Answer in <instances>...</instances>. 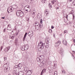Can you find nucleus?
Masks as SVG:
<instances>
[{"label": "nucleus", "mask_w": 75, "mask_h": 75, "mask_svg": "<svg viewBox=\"0 0 75 75\" xmlns=\"http://www.w3.org/2000/svg\"><path fill=\"white\" fill-rule=\"evenodd\" d=\"M44 43L42 42H39L38 47V51H39L40 52L43 50V48H44Z\"/></svg>", "instance_id": "f257e3e1"}, {"label": "nucleus", "mask_w": 75, "mask_h": 75, "mask_svg": "<svg viewBox=\"0 0 75 75\" xmlns=\"http://www.w3.org/2000/svg\"><path fill=\"white\" fill-rule=\"evenodd\" d=\"M27 34L28 35L29 37L31 38V37H33L34 34L33 33V31H32V32H29L28 34L27 33L25 32L23 38V41H25V38H26V36H27Z\"/></svg>", "instance_id": "f03ea898"}, {"label": "nucleus", "mask_w": 75, "mask_h": 75, "mask_svg": "<svg viewBox=\"0 0 75 75\" xmlns=\"http://www.w3.org/2000/svg\"><path fill=\"white\" fill-rule=\"evenodd\" d=\"M16 16L19 17H22L24 16L23 12L20 10H18L16 12Z\"/></svg>", "instance_id": "7ed1b4c3"}, {"label": "nucleus", "mask_w": 75, "mask_h": 75, "mask_svg": "<svg viewBox=\"0 0 75 75\" xmlns=\"http://www.w3.org/2000/svg\"><path fill=\"white\" fill-rule=\"evenodd\" d=\"M43 56H40L39 57H38L37 58V61L38 62H41L43 59V58L42 57Z\"/></svg>", "instance_id": "20e7f679"}, {"label": "nucleus", "mask_w": 75, "mask_h": 75, "mask_svg": "<svg viewBox=\"0 0 75 75\" xmlns=\"http://www.w3.org/2000/svg\"><path fill=\"white\" fill-rule=\"evenodd\" d=\"M29 70L28 68L26 67L24 68V71L23 72V74H26L27 75V73H28V71Z\"/></svg>", "instance_id": "39448f33"}, {"label": "nucleus", "mask_w": 75, "mask_h": 75, "mask_svg": "<svg viewBox=\"0 0 75 75\" xmlns=\"http://www.w3.org/2000/svg\"><path fill=\"white\" fill-rule=\"evenodd\" d=\"M9 70H10V67L8 66L4 68V71L5 72H8Z\"/></svg>", "instance_id": "423d86ee"}, {"label": "nucleus", "mask_w": 75, "mask_h": 75, "mask_svg": "<svg viewBox=\"0 0 75 75\" xmlns=\"http://www.w3.org/2000/svg\"><path fill=\"white\" fill-rule=\"evenodd\" d=\"M12 35L13 36L11 35H9V38H11V40H14V37H15V34L14 33H13Z\"/></svg>", "instance_id": "0eeeda50"}, {"label": "nucleus", "mask_w": 75, "mask_h": 75, "mask_svg": "<svg viewBox=\"0 0 75 75\" xmlns=\"http://www.w3.org/2000/svg\"><path fill=\"white\" fill-rule=\"evenodd\" d=\"M61 44V42L59 41H57L55 44V47H58Z\"/></svg>", "instance_id": "6e6552de"}, {"label": "nucleus", "mask_w": 75, "mask_h": 75, "mask_svg": "<svg viewBox=\"0 0 75 75\" xmlns=\"http://www.w3.org/2000/svg\"><path fill=\"white\" fill-rule=\"evenodd\" d=\"M46 72V69H42L40 73V75H42V74H44Z\"/></svg>", "instance_id": "1a4fd4ad"}, {"label": "nucleus", "mask_w": 75, "mask_h": 75, "mask_svg": "<svg viewBox=\"0 0 75 75\" xmlns=\"http://www.w3.org/2000/svg\"><path fill=\"white\" fill-rule=\"evenodd\" d=\"M10 47H6L4 49V51L5 52H7L9 50H10Z\"/></svg>", "instance_id": "9d476101"}, {"label": "nucleus", "mask_w": 75, "mask_h": 75, "mask_svg": "<svg viewBox=\"0 0 75 75\" xmlns=\"http://www.w3.org/2000/svg\"><path fill=\"white\" fill-rule=\"evenodd\" d=\"M21 50L22 51H25V45H23L21 47Z\"/></svg>", "instance_id": "9b49d317"}, {"label": "nucleus", "mask_w": 75, "mask_h": 75, "mask_svg": "<svg viewBox=\"0 0 75 75\" xmlns=\"http://www.w3.org/2000/svg\"><path fill=\"white\" fill-rule=\"evenodd\" d=\"M45 16H48L49 15V11H47L46 10L45 11Z\"/></svg>", "instance_id": "f8f14e48"}, {"label": "nucleus", "mask_w": 75, "mask_h": 75, "mask_svg": "<svg viewBox=\"0 0 75 75\" xmlns=\"http://www.w3.org/2000/svg\"><path fill=\"white\" fill-rule=\"evenodd\" d=\"M63 43L64 45H67V41L65 40H63Z\"/></svg>", "instance_id": "ddd939ff"}, {"label": "nucleus", "mask_w": 75, "mask_h": 75, "mask_svg": "<svg viewBox=\"0 0 75 75\" xmlns=\"http://www.w3.org/2000/svg\"><path fill=\"white\" fill-rule=\"evenodd\" d=\"M35 30L36 31H37L40 29V26L38 25V26H35Z\"/></svg>", "instance_id": "4468645a"}, {"label": "nucleus", "mask_w": 75, "mask_h": 75, "mask_svg": "<svg viewBox=\"0 0 75 75\" xmlns=\"http://www.w3.org/2000/svg\"><path fill=\"white\" fill-rule=\"evenodd\" d=\"M12 7H13V8H14V9H17V8H18V6L16 5H13L12 6Z\"/></svg>", "instance_id": "2eb2a0df"}, {"label": "nucleus", "mask_w": 75, "mask_h": 75, "mask_svg": "<svg viewBox=\"0 0 75 75\" xmlns=\"http://www.w3.org/2000/svg\"><path fill=\"white\" fill-rule=\"evenodd\" d=\"M32 74V71H28V73H27V75H31Z\"/></svg>", "instance_id": "dca6fc26"}, {"label": "nucleus", "mask_w": 75, "mask_h": 75, "mask_svg": "<svg viewBox=\"0 0 75 75\" xmlns=\"http://www.w3.org/2000/svg\"><path fill=\"white\" fill-rule=\"evenodd\" d=\"M35 26H40V23L38 22H35Z\"/></svg>", "instance_id": "f3484780"}, {"label": "nucleus", "mask_w": 75, "mask_h": 75, "mask_svg": "<svg viewBox=\"0 0 75 75\" xmlns=\"http://www.w3.org/2000/svg\"><path fill=\"white\" fill-rule=\"evenodd\" d=\"M9 9H10V11H13V10H14V8H13V7L12 6H11L9 8Z\"/></svg>", "instance_id": "a211bd4d"}, {"label": "nucleus", "mask_w": 75, "mask_h": 75, "mask_svg": "<svg viewBox=\"0 0 75 75\" xmlns=\"http://www.w3.org/2000/svg\"><path fill=\"white\" fill-rule=\"evenodd\" d=\"M18 75H23L24 74H23V72L22 71H19L18 72Z\"/></svg>", "instance_id": "6ab92c4d"}, {"label": "nucleus", "mask_w": 75, "mask_h": 75, "mask_svg": "<svg viewBox=\"0 0 75 75\" xmlns=\"http://www.w3.org/2000/svg\"><path fill=\"white\" fill-rule=\"evenodd\" d=\"M25 50H27L28 49V45H25Z\"/></svg>", "instance_id": "aec40b11"}, {"label": "nucleus", "mask_w": 75, "mask_h": 75, "mask_svg": "<svg viewBox=\"0 0 75 75\" xmlns=\"http://www.w3.org/2000/svg\"><path fill=\"white\" fill-rule=\"evenodd\" d=\"M60 54L61 55L63 54V49L61 48L60 51Z\"/></svg>", "instance_id": "412c9836"}, {"label": "nucleus", "mask_w": 75, "mask_h": 75, "mask_svg": "<svg viewBox=\"0 0 75 75\" xmlns=\"http://www.w3.org/2000/svg\"><path fill=\"white\" fill-rule=\"evenodd\" d=\"M48 43H49V41H47V42H46L44 44V45L45 46V47L46 48H48V47L47 45H45V44H46L47 45V44H48Z\"/></svg>", "instance_id": "4be33fe9"}, {"label": "nucleus", "mask_w": 75, "mask_h": 75, "mask_svg": "<svg viewBox=\"0 0 75 75\" xmlns=\"http://www.w3.org/2000/svg\"><path fill=\"white\" fill-rule=\"evenodd\" d=\"M57 0H53L51 1V3L53 4H54V3L57 1Z\"/></svg>", "instance_id": "5701e85b"}, {"label": "nucleus", "mask_w": 75, "mask_h": 75, "mask_svg": "<svg viewBox=\"0 0 75 75\" xmlns=\"http://www.w3.org/2000/svg\"><path fill=\"white\" fill-rule=\"evenodd\" d=\"M57 68V65L55 63H54V66L53 67V68L54 69H55Z\"/></svg>", "instance_id": "b1692460"}, {"label": "nucleus", "mask_w": 75, "mask_h": 75, "mask_svg": "<svg viewBox=\"0 0 75 75\" xmlns=\"http://www.w3.org/2000/svg\"><path fill=\"white\" fill-rule=\"evenodd\" d=\"M41 62L42 64H45L46 63V61L44 60L43 61L42 60Z\"/></svg>", "instance_id": "393cba45"}, {"label": "nucleus", "mask_w": 75, "mask_h": 75, "mask_svg": "<svg viewBox=\"0 0 75 75\" xmlns=\"http://www.w3.org/2000/svg\"><path fill=\"white\" fill-rule=\"evenodd\" d=\"M45 1H46V0H42L41 2L42 3L44 4V3H45Z\"/></svg>", "instance_id": "a878e982"}, {"label": "nucleus", "mask_w": 75, "mask_h": 75, "mask_svg": "<svg viewBox=\"0 0 75 75\" xmlns=\"http://www.w3.org/2000/svg\"><path fill=\"white\" fill-rule=\"evenodd\" d=\"M48 31L49 33H52V30L51 29H49L48 30Z\"/></svg>", "instance_id": "bb28decb"}, {"label": "nucleus", "mask_w": 75, "mask_h": 75, "mask_svg": "<svg viewBox=\"0 0 75 75\" xmlns=\"http://www.w3.org/2000/svg\"><path fill=\"white\" fill-rule=\"evenodd\" d=\"M49 6L50 8H52V6H51V4H49Z\"/></svg>", "instance_id": "cd10ccee"}, {"label": "nucleus", "mask_w": 75, "mask_h": 75, "mask_svg": "<svg viewBox=\"0 0 75 75\" xmlns=\"http://www.w3.org/2000/svg\"><path fill=\"white\" fill-rule=\"evenodd\" d=\"M39 27H40V28H42V25L41 24V25L40 24H39Z\"/></svg>", "instance_id": "c85d7f7f"}, {"label": "nucleus", "mask_w": 75, "mask_h": 75, "mask_svg": "<svg viewBox=\"0 0 75 75\" xmlns=\"http://www.w3.org/2000/svg\"><path fill=\"white\" fill-rule=\"evenodd\" d=\"M72 4L75 6V1H74L72 2Z\"/></svg>", "instance_id": "c756f323"}, {"label": "nucleus", "mask_w": 75, "mask_h": 75, "mask_svg": "<svg viewBox=\"0 0 75 75\" xmlns=\"http://www.w3.org/2000/svg\"><path fill=\"white\" fill-rule=\"evenodd\" d=\"M25 58H26V59L28 60V59H29V58L28 57V56H26Z\"/></svg>", "instance_id": "7c9ffc66"}, {"label": "nucleus", "mask_w": 75, "mask_h": 75, "mask_svg": "<svg viewBox=\"0 0 75 75\" xmlns=\"http://www.w3.org/2000/svg\"><path fill=\"white\" fill-rule=\"evenodd\" d=\"M18 68H20V69H21V66L19 65H18Z\"/></svg>", "instance_id": "2f4dec72"}, {"label": "nucleus", "mask_w": 75, "mask_h": 75, "mask_svg": "<svg viewBox=\"0 0 75 75\" xmlns=\"http://www.w3.org/2000/svg\"><path fill=\"white\" fill-rule=\"evenodd\" d=\"M6 28H5L3 30V31L4 33H5L6 32Z\"/></svg>", "instance_id": "473e14b6"}, {"label": "nucleus", "mask_w": 75, "mask_h": 75, "mask_svg": "<svg viewBox=\"0 0 75 75\" xmlns=\"http://www.w3.org/2000/svg\"><path fill=\"white\" fill-rule=\"evenodd\" d=\"M62 73L63 74H65V70H62Z\"/></svg>", "instance_id": "72a5a7b5"}, {"label": "nucleus", "mask_w": 75, "mask_h": 75, "mask_svg": "<svg viewBox=\"0 0 75 75\" xmlns=\"http://www.w3.org/2000/svg\"><path fill=\"white\" fill-rule=\"evenodd\" d=\"M14 33L13 32V31H12L11 32V34L13 35V34H14Z\"/></svg>", "instance_id": "f704fd0d"}, {"label": "nucleus", "mask_w": 75, "mask_h": 75, "mask_svg": "<svg viewBox=\"0 0 75 75\" xmlns=\"http://www.w3.org/2000/svg\"><path fill=\"white\" fill-rule=\"evenodd\" d=\"M18 32H19V30H18V32H17L16 33V35H18Z\"/></svg>", "instance_id": "c9c22d12"}, {"label": "nucleus", "mask_w": 75, "mask_h": 75, "mask_svg": "<svg viewBox=\"0 0 75 75\" xmlns=\"http://www.w3.org/2000/svg\"><path fill=\"white\" fill-rule=\"evenodd\" d=\"M40 23H42V20L41 19H40Z\"/></svg>", "instance_id": "e433bc0d"}, {"label": "nucleus", "mask_w": 75, "mask_h": 75, "mask_svg": "<svg viewBox=\"0 0 75 75\" xmlns=\"http://www.w3.org/2000/svg\"><path fill=\"white\" fill-rule=\"evenodd\" d=\"M13 75H18V74L16 73H15L13 74Z\"/></svg>", "instance_id": "4c0bfd02"}, {"label": "nucleus", "mask_w": 75, "mask_h": 75, "mask_svg": "<svg viewBox=\"0 0 75 75\" xmlns=\"http://www.w3.org/2000/svg\"><path fill=\"white\" fill-rule=\"evenodd\" d=\"M15 43H18V41H17V40H15Z\"/></svg>", "instance_id": "58836bf2"}, {"label": "nucleus", "mask_w": 75, "mask_h": 75, "mask_svg": "<svg viewBox=\"0 0 75 75\" xmlns=\"http://www.w3.org/2000/svg\"><path fill=\"white\" fill-rule=\"evenodd\" d=\"M25 7H27L28 8H29V6H28V5L26 6Z\"/></svg>", "instance_id": "ea45409f"}, {"label": "nucleus", "mask_w": 75, "mask_h": 75, "mask_svg": "<svg viewBox=\"0 0 75 75\" xmlns=\"http://www.w3.org/2000/svg\"><path fill=\"white\" fill-rule=\"evenodd\" d=\"M54 28V27L53 26H51V29H53Z\"/></svg>", "instance_id": "a19ab883"}, {"label": "nucleus", "mask_w": 75, "mask_h": 75, "mask_svg": "<svg viewBox=\"0 0 75 75\" xmlns=\"http://www.w3.org/2000/svg\"><path fill=\"white\" fill-rule=\"evenodd\" d=\"M2 49H3V47H1V49H0V51H1V50H2Z\"/></svg>", "instance_id": "79ce46f5"}, {"label": "nucleus", "mask_w": 75, "mask_h": 75, "mask_svg": "<svg viewBox=\"0 0 75 75\" xmlns=\"http://www.w3.org/2000/svg\"><path fill=\"white\" fill-rule=\"evenodd\" d=\"M17 66H16L14 67V68H17Z\"/></svg>", "instance_id": "37998d69"}, {"label": "nucleus", "mask_w": 75, "mask_h": 75, "mask_svg": "<svg viewBox=\"0 0 75 75\" xmlns=\"http://www.w3.org/2000/svg\"><path fill=\"white\" fill-rule=\"evenodd\" d=\"M4 61H5L7 59V58H6V57H4Z\"/></svg>", "instance_id": "c03bdc74"}, {"label": "nucleus", "mask_w": 75, "mask_h": 75, "mask_svg": "<svg viewBox=\"0 0 75 75\" xmlns=\"http://www.w3.org/2000/svg\"><path fill=\"white\" fill-rule=\"evenodd\" d=\"M73 17H75V15L74 14H72Z\"/></svg>", "instance_id": "a18cd8bd"}, {"label": "nucleus", "mask_w": 75, "mask_h": 75, "mask_svg": "<svg viewBox=\"0 0 75 75\" xmlns=\"http://www.w3.org/2000/svg\"><path fill=\"white\" fill-rule=\"evenodd\" d=\"M1 18L2 19H4L5 18V17H2Z\"/></svg>", "instance_id": "49530a36"}, {"label": "nucleus", "mask_w": 75, "mask_h": 75, "mask_svg": "<svg viewBox=\"0 0 75 75\" xmlns=\"http://www.w3.org/2000/svg\"><path fill=\"white\" fill-rule=\"evenodd\" d=\"M67 32V31L66 30H65L64 31V33H66Z\"/></svg>", "instance_id": "de8ad7c7"}, {"label": "nucleus", "mask_w": 75, "mask_h": 75, "mask_svg": "<svg viewBox=\"0 0 75 75\" xmlns=\"http://www.w3.org/2000/svg\"><path fill=\"white\" fill-rule=\"evenodd\" d=\"M68 15H66V18H67V20H68Z\"/></svg>", "instance_id": "09e8293b"}, {"label": "nucleus", "mask_w": 75, "mask_h": 75, "mask_svg": "<svg viewBox=\"0 0 75 75\" xmlns=\"http://www.w3.org/2000/svg\"><path fill=\"white\" fill-rule=\"evenodd\" d=\"M7 65V63H6L4 65V66H5V65Z\"/></svg>", "instance_id": "8fccbe9b"}, {"label": "nucleus", "mask_w": 75, "mask_h": 75, "mask_svg": "<svg viewBox=\"0 0 75 75\" xmlns=\"http://www.w3.org/2000/svg\"><path fill=\"white\" fill-rule=\"evenodd\" d=\"M69 0L70 2H71V1H72V0Z\"/></svg>", "instance_id": "3c124183"}, {"label": "nucleus", "mask_w": 75, "mask_h": 75, "mask_svg": "<svg viewBox=\"0 0 75 75\" xmlns=\"http://www.w3.org/2000/svg\"><path fill=\"white\" fill-rule=\"evenodd\" d=\"M70 75H74V74H73L72 73H71V74H69Z\"/></svg>", "instance_id": "603ef678"}, {"label": "nucleus", "mask_w": 75, "mask_h": 75, "mask_svg": "<svg viewBox=\"0 0 75 75\" xmlns=\"http://www.w3.org/2000/svg\"><path fill=\"white\" fill-rule=\"evenodd\" d=\"M17 44H18V43H15V44L16 45H17Z\"/></svg>", "instance_id": "864d4df0"}, {"label": "nucleus", "mask_w": 75, "mask_h": 75, "mask_svg": "<svg viewBox=\"0 0 75 75\" xmlns=\"http://www.w3.org/2000/svg\"><path fill=\"white\" fill-rule=\"evenodd\" d=\"M73 54H75V51H73Z\"/></svg>", "instance_id": "5fc2aeb1"}, {"label": "nucleus", "mask_w": 75, "mask_h": 75, "mask_svg": "<svg viewBox=\"0 0 75 75\" xmlns=\"http://www.w3.org/2000/svg\"><path fill=\"white\" fill-rule=\"evenodd\" d=\"M73 12H71L70 14H73Z\"/></svg>", "instance_id": "6e6d98bb"}, {"label": "nucleus", "mask_w": 75, "mask_h": 75, "mask_svg": "<svg viewBox=\"0 0 75 75\" xmlns=\"http://www.w3.org/2000/svg\"><path fill=\"white\" fill-rule=\"evenodd\" d=\"M57 10V9H58V8H59L58 7H57L56 8Z\"/></svg>", "instance_id": "4d7b16f0"}, {"label": "nucleus", "mask_w": 75, "mask_h": 75, "mask_svg": "<svg viewBox=\"0 0 75 75\" xmlns=\"http://www.w3.org/2000/svg\"><path fill=\"white\" fill-rule=\"evenodd\" d=\"M34 11H33V14H35V12H34Z\"/></svg>", "instance_id": "13d9d810"}, {"label": "nucleus", "mask_w": 75, "mask_h": 75, "mask_svg": "<svg viewBox=\"0 0 75 75\" xmlns=\"http://www.w3.org/2000/svg\"><path fill=\"white\" fill-rule=\"evenodd\" d=\"M73 42H75V39H74V40H73Z\"/></svg>", "instance_id": "bf43d9fd"}, {"label": "nucleus", "mask_w": 75, "mask_h": 75, "mask_svg": "<svg viewBox=\"0 0 75 75\" xmlns=\"http://www.w3.org/2000/svg\"><path fill=\"white\" fill-rule=\"evenodd\" d=\"M74 18H75V17H73V20H74Z\"/></svg>", "instance_id": "052dcab7"}, {"label": "nucleus", "mask_w": 75, "mask_h": 75, "mask_svg": "<svg viewBox=\"0 0 75 75\" xmlns=\"http://www.w3.org/2000/svg\"><path fill=\"white\" fill-rule=\"evenodd\" d=\"M25 11H27V12H28V11H28V10H25Z\"/></svg>", "instance_id": "680f3d73"}, {"label": "nucleus", "mask_w": 75, "mask_h": 75, "mask_svg": "<svg viewBox=\"0 0 75 75\" xmlns=\"http://www.w3.org/2000/svg\"><path fill=\"white\" fill-rule=\"evenodd\" d=\"M8 27H10V25H8Z\"/></svg>", "instance_id": "e2e57ef3"}, {"label": "nucleus", "mask_w": 75, "mask_h": 75, "mask_svg": "<svg viewBox=\"0 0 75 75\" xmlns=\"http://www.w3.org/2000/svg\"><path fill=\"white\" fill-rule=\"evenodd\" d=\"M8 13H9V11H8Z\"/></svg>", "instance_id": "0e129e2a"}, {"label": "nucleus", "mask_w": 75, "mask_h": 75, "mask_svg": "<svg viewBox=\"0 0 75 75\" xmlns=\"http://www.w3.org/2000/svg\"><path fill=\"white\" fill-rule=\"evenodd\" d=\"M7 30H8V27H7Z\"/></svg>", "instance_id": "69168bd1"}, {"label": "nucleus", "mask_w": 75, "mask_h": 75, "mask_svg": "<svg viewBox=\"0 0 75 75\" xmlns=\"http://www.w3.org/2000/svg\"><path fill=\"white\" fill-rule=\"evenodd\" d=\"M49 68H50V67H48V69H49V71H50V69H49Z\"/></svg>", "instance_id": "338daca9"}, {"label": "nucleus", "mask_w": 75, "mask_h": 75, "mask_svg": "<svg viewBox=\"0 0 75 75\" xmlns=\"http://www.w3.org/2000/svg\"><path fill=\"white\" fill-rule=\"evenodd\" d=\"M8 75H11L10 74H9Z\"/></svg>", "instance_id": "774afa93"}]
</instances>
